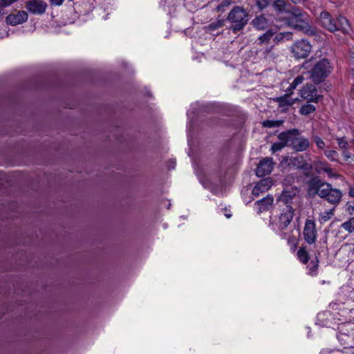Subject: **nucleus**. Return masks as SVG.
<instances>
[{"mask_svg": "<svg viewBox=\"0 0 354 354\" xmlns=\"http://www.w3.org/2000/svg\"><path fill=\"white\" fill-rule=\"evenodd\" d=\"M308 193L310 195L317 194L320 198L326 199L333 205H337L342 197V192L319 178H313L308 183Z\"/></svg>", "mask_w": 354, "mask_h": 354, "instance_id": "obj_1", "label": "nucleus"}, {"mask_svg": "<svg viewBox=\"0 0 354 354\" xmlns=\"http://www.w3.org/2000/svg\"><path fill=\"white\" fill-rule=\"evenodd\" d=\"M274 32L272 30H268L266 32L259 37L258 41L259 44L263 46V44H267L270 39L273 37Z\"/></svg>", "mask_w": 354, "mask_h": 354, "instance_id": "obj_22", "label": "nucleus"}, {"mask_svg": "<svg viewBox=\"0 0 354 354\" xmlns=\"http://www.w3.org/2000/svg\"><path fill=\"white\" fill-rule=\"evenodd\" d=\"M225 21L224 19H218L216 21L212 22L208 26V29L209 30H216L224 26Z\"/></svg>", "mask_w": 354, "mask_h": 354, "instance_id": "obj_30", "label": "nucleus"}, {"mask_svg": "<svg viewBox=\"0 0 354 354\" xmlns=\"http://www.w3.org/2000/svg\"><path fill=\"white\" fill-rule=\"evenodd\" d=\"M274 162L272 158H265L262 159L256 169V174L259 177H263L269 174L273 169Z\"/></svg>", "mask_w": 354, "mask_h": 354, "instance_id": "obj_10", "label": "nucleus"}, {"mask_svg": "<svg viewBox=\"0 0 354 354\" xmlns=\"http://www.w3.org/2000/svg\"><path fill=\"white\" fill-rule=\"evenodd\" d=\"M274 201L272 196L268 195L266 197L255 202L254 205L258 214L267 211L271 207Z\"/></svg>", "mask_w": 354, "mask_h": 354, "instance_id": "obj_17", "label": "nucleus"}, {"mask_svg": "<svg viewBox=\"0 0 354 354\" xmlns=\"http://www.w3.org/2000/svg\"><path fill=\"white\" fill-rule=\"evenodd\" d=\"M351 253L352 255H354V245H353V248L351 250Z\"/></svg>", "mask_w": 354, "mask_h": 354, "instance_id": "obj_44", "label": "nucleus"}, {"mask_svg": "<svg viewBox=\"0 0 354 354\" xmlns=\"http://www.w3.org/2000/svg\"><path fill=\"white\" fill-rule=\"evenodd\" d=\"M332 66L327 59H322L317 62L310 71V78L315 84H319L330 75Z\"/></svg>", "mask_w": 354, "mask_h": 354, "instance_id": "obj_6", "label": "nucleus"}, {"mask_svg": "<svg viewBox=\"0 0 354 354\" xmlns=\"http://www.w3.org/2000/svg\"><path fill=\"white\" fill-rule=\"evenodd\" d=\"M28 19V14L25 11H19L16 14H11L7 16L6 22L12 26L22 24Z\"/></svg>", "mask_w": 354, "mask_h": 354, "instance_id": "obj_15", "label": "nucleus"}, {"mask_svg": "<svg viewBox=\"0 0 354 354\" xmlns=\"http://www.w3.org/2000/svg\"><path fill=\"white\" fill-rule=\"evenodd\" d=\"M305 80L304 75L302 74L295 78L292 82L290 84L288 91H291L297 88V86L304 82Z\"/></svg>", "mask_w": 354, "mask_h": 354, "instance_id": "obj_25", "label": "nucleus"}, {"mask_svg": "<svg viewBox=\"0 0 354 354\" xmlns=\"http://www.w3.org/2000/svg\"><path fill=\"white\" fill-rule=\"evenodd\" d=\"M46 7V3L42 0H29L26 2V8L32 14H43L45 12Z\"/></svg>", "mask_w": 354, "mask_h": 354, "instance_id": "obj_12", "label": "nucleus"}, {"mask_svg": "<svg viewBox=\"0 0 354 354\" xmlns=\"http://www.w3.org/2000/svg\"><path fill=\"white\" fill-rule=\"evenodd\" d=\"M292 33L290 32H281L277 34L274 37V41L275 43L281 42L284 40L289 41L292 39Z\"/></svg>", "mask_w": 354, "mask_h": 354, "instance_id": "obj_20", "label": "nucleus"}, {"mask_svg": "<svg viewBox=\"0 0 354 354\" xmlns=\"http://www.w3.org/2000/svg\"><path fill=\"white\" fill-rule=\"evenodd\" d=\"M297 258L300 262L306 264L309 261V254L304 248H300L297 252Z\"/></svg>", "mask_w": 354, "mask_h": 354, "instance_id": "obj_23", "label": "nucleus"}, {"mask_svg": "<svg viewBox=\"0 0 354 354\" xmlns=\"http://www.w3.org/2000/svg\"><path fill=\"white\" fill-rule=\"evenodd\" d=\"M298 160H299V159L297 158H290V162L288 163V165L292 164V165H295L296 162Z\"/></svg>", "mask_w": 354, "mask_h": 354, "instance_id": "obj_40", "label": "nucleus"}, {"mask_svg": "<svg viewBox=\"0 0 354 354\" xmlns=\"http://www.w3.org/2000/svg\"><path fill=\"white\" fill-rule=\"evenodd\" d=\"M64 0H50V3L51 6H60L64 3Z\"/></svg>", "mask_w": 354, "mask_h": 354, "instance_id": "obj_37", "label": "nucleus"}, {"mask_svg": "<svg viewBox=\"0 0 354 354\" xmlns=\"http://www.w3.org/2000/svg\"><path fill=\"white\" fill-rule=\"evenodd\" d=\"M272 48V46H271L270 48H266L263 52V54L266 56H268L269 55V53H270Z\"/></svg>", "mask_w": 354, "mask_h": 354, "instance_id": "obj_41", "label": "nucleus"}, {"mask_svg": "<svg viewBox=\"0 0 354 354\" xmlns=\"http://www.w3.org/2000/svg\"><path fill=\"white\" fill-rule=\"evenodd\" d=\"M303 235L304 240L308 244L311 245L315 243L317 237V232L316 230L315 223L310 219L306 221Z\"/></svg>", "mask_w": 354, "mask_h": 354, "instance_id": "obj_9", "label": "nucleus"}, {"mask_svg": "<svg viewBox=\"0 0 354 354\" xmlns=\"http://www.w3.org/2000/svg\"><path fill=\"white\" fill-rule=\"evenodd\" d=\"M223 212H224V214L225 216L227 218H230L231 216H232V214H230L229 212V211L226 209V208H224L222 209Z\"/></svg>", "mask_w": 354, "mask_h": 354, "instance_id": "obj_38", "label": "nucleus"}, {"mask_svg": "<svg viewBox=\"0 0 354 354\" xmlns=\"http://www.w3.org/2000/svg\"><path fill=\"white\" fill-rule=\"evenodd\" d=\"M290 17L288 19V25L294 29L306 35H314L315 32L310 26L309 17L306 12L298 8H293L290 12Z\"/></svg>", "mask_w": 354, "mask_h": 354, "instance_id": "obj_2", "label": "nucleus"}, {"mask_svg": "<svg viewBox=\"0 0 354 354\" xmlns=\"http://www.w3.org/2000/svg\"><path fill=\"white\" fill-rule=\"evenodd\" d=\"M339 148L346 150L348 147V142L344 137L338 138L337 139Z\"/></svg>", "mask_w": 354, "mask_h": 354, "instance_id": "obj_35", "label": "nucleus"}, {"mask_svg": "<svg viewBox=\"0 0 354 354\" xmlns=\"http://www.w3.org/2000/svg\"><path fill=\"white\" fill-rule=\"evenodd\" d=\"M300 96L308 102H317L319 97L317 93V88L311 84H306V85L300 90Z\"/></svg>", "mask_w": 354, "mask_h": 354, "instance_id": "obj_11", "label": "nucleus"}, {"mask_svg": "<svg viewBox=\"0 0 354 354\" xmlns=\"http://www.w3.org/2000/svg\"><path fill=\"white\" fill-rule=\"evenodd\" d=\"M292 198V195L290 192L284 191L278 199L279 203H283L285 205L279 216V225L281 229L286 228L292 220L294 210L290 205H288Z\"/></svg>", "mask_w": 354, "mask_h": 354, "instance_id": "obj_5", "label": "nucleus"}, {"mask_svg": "<svg viewBox=\"0 0 354 354\" xmlns=\"http://www.w3.org/2000/svg\"><path fill=\"white\" fill-rule=\"evenodd\" d=\"M319 267V260L317 258H315V260H312L310 261V266H309V271L308 274L311 276H316L317 274V270Z\"/></svg>", "mask_w": 354, "mask_h": 354, "instance_id": "obj_27", "label": "nucleus"}, {"mask_svg": "<svg viewBox=\"0 0 354 354\" xmlns=\"http://www.w3.org/2000/svg\"><path fill=\"white\" fill-rule=\"evenodd\" d=\"M279 142L274 143L271 147V151L275 153L281 151L283 148L286 146H289L288 131H284L279 133L277 136Z\"/></svg>", "mask_w": 354, "mask_h": 354, "instance_id": "obj_16", "label": "nucleus"}, {"mask_svg": "<svg viewBox=\"0 0 354 354\" xmlns=\"http://www.w3.org/2000/svg\"><path fill=\"white\" fill-rule=\"evenodd\" d=\"M348 194L350 196L354 198V187H350Z\"/></svg>", "mask_w": 354, "mask_h": 354, "instance_id": "obj_42", "label": "nucleus"}, {"mask_svg": "<svg viewBox=\"0 0 354 354\" xmlns=\"http://www.w3.org/2000/svg\"><path fill=\"white\" fill-rule=\"evenodd\" d=\"M290 93H287L283 96L274 98L273 100L278 103L281 112H286L288 109L295 104V100L290 97Z\"/></svg>", "mask_w": 354, "mask_h": 354, "instance_id": "obj_14", "label": "nucleus"}, {"mask_svg": "<svg viewBox=\"0 0 354 354\" xmlns=\"http://www.w3.org/2000/svg\"><path fill=\"white\" fill-rule=\"evenodd\" d=\"M341 227L350 233L354 232V217L350 218L348 221L343 223Z\"/></svg>", "mask_w": 354, "mask_h": 354, "instance_id": "obj_29", "label": "nucleus"}, {"mask_svg": "<svg viewBox=\"0 0 354 354\" xmlns=\"http://www.w3.org/2000/svg\"><path fill=\"white\" fill-rule=\"evenodd\" d=\"M274 8L277 11H283L286 8V3L283 0H277L273 3Z\"/></svg>", "mask_w": 354, "mask_h": 354, "instance_id": "obj_34", "label": "nucleus"}, {"mask_svg": "<svg viewBox=\"0 0 354 354\" xmlns=\"http://www.w3.org/2000/svg\"><path fill=\"white\" fill-rule=\"evenodd\" d=\"M343 155H344V157L345 160H348L351 157L349 152L348 151H346V150L344 151Z\"/></svg>", "mask_w": 354, "mask_h": 354, "instance_id": "obj_39", "label": "nucleus"}, {"mask_svg": "<svg viewBox=\"0 0 354 354\" xmlns=\"http://www.w3.org/2000/svg\"><path fill=\"white\" fill-rule=\"evenodd\" d=\"M324 155L331 161H336L338 157V153L335 150H325Z\"/></svg>", "mask_w": 354, "mask_h": 354, "instance_id": "obj_32", "label": "nucleus"}, {"mask_svg": "<svg viewBox=\"0 0 354 354\" xmlns=\"http://www.w3.org/2000/svg\"><path fill=\"white\" fill-rule=\"evenodd\" d=\"M288 242L292 246V249L295 250L297 244L296 238L294 236L289 237Z\"/></svg>", "mask_w": 354, "mask_h": 354, "instance_id": "obj_36", "label": "nucleus"}, {"mask_svg": "<svg viewBox=\"0 0 354 354\" xmlns=\"http://www.w3.org/2000/svg\"><path fill=\"white\" fill-rule=\"evenodd\" d=\"M288 131L289 147L296 152H302L307 150L310 147L308 139L300 136V131L297 129H292Z\"/></svg>", "mask_w": 354, "mask_h": 354, "instance_id": "obj_7", "label": "nucleus"}, {"mask_svg": "<svg viewBox=\"0 0 354 354\" xmlns=\"http://www.w3.org/2000/svg\"><path fill=\"white\" fill-rule=\"evenodd\" d=\"M252 1L260 10H263L270 3V0H252Z\"/></svg>", "mask_w": 354, "mask_h": 354, "instance_id": "obj_31", "label": "nucleus"}, {"mask_svg": "<svg viewBox=\"0 0 354 354\" xmlns=\"http://www.w3.org/2000/svg\"><path fill=\"white\" fill-rule=\"evenodd\" d=\"M311 49L310 44L305 39L298 40L291 46V52L293 56L298 59L307 57Z\"/></svg>", "mask_w": 354, "mask_h": 354, "instance_id": "obj_8", "label": "nucleus"}, {"mask_svg": "<svg viewBox=\"0 0 354 354\" xmlns=\"http://www.w3.org/2000/svg\"><path fill=\"white\" fill-rule=\"evenodd\" d=\"M320 23L322 26L330 32L341 30L343 33L347 34L350 30V25L346 18L339 16L336 19L326 11L320 13Z\"/></svg>", "mask_w": 354, "mask_h": 354, "instance_id": "obj_3", "label": "nucleus"}, {"mask_svg": "<svg viewBox=\"0 0 354 354\" xmlns=\"http://www.w3.org/2000/svg\"><path fill=\"white\" fill-rule=\"evenodd\" d=\"M315 171L318 174L326 173L329 177L333 176L332 169L329 165L326 162L317 161L314 164Z\"/></svg>", "mask_w": 354, "mask_h": 354, "instance_id": "obj_19", "label": "nucleus"}, {"mask_svg": "<svg viewBox=\"0 0 354 354\" xmlns=\"http://www.w3.org/2000/svg\"><path fill=\"white\" fill-rule=\"evenodd\" d=\"M232 3V0H218V4L216 7L217 12H223L228 8Z\"/></svg>", "mask_w": 354, "mask_h": 354, "instance_id": "obj_24", "label": "nucleus"}, {"mask_svg": "<svg viewBox=\"0 0 354 354\" xmlns=\"http://www.w3.org/2000/svg\"><path fill=\"white\" fill-rule=\"evenodd\" d=\"M335 208H332L328 211L321 212L319 215V221L321 223H324L329 221L334 216Z\"/></svg>", "mask_w": 354, "mask_h": 354, "instance_id": "obj_21", "label": "nucleus"}, {"mask_svg": "<svg viewBox=\"0 0 354 354\" xmlns=\"http://www.w3.org/2000/svg\"><path fill=\"white\" fill-rule=\"evenodd\" d=\"M290 1H291L292 3H298L300 1V0H290Z\"/></svg>", "mask_w": 354, "mask_h": 354, "instance_id": "obj_43", "label": "nucleus"}, {"mask_svg": "<svg viewBox=\"0 0 354 354\" xmlns=\"http://www.w3.org/2000/svg\"><path fill=\"white\" fill-rule=\"evenodd\" d=\"M315 106L311 104L303 105L300 109V113L304 115H308L315 111Z\"/></svg>", "mask_w": 354, "mask_h": 354, "instance_id": "obj_26", "label": "nucleus"}, {"mask_svg": "<svg viewBox=\"0 0 354 354\" xmlns=\"http://www.w3.org/2000/svg\"><path fill=\"white\" fill-rule=\"evenodd\" d=\"M272 185V180L270 178L261 180L253 188L252 194L258 197L261 194L267 192Z\"/></svg>", "mask_w": 354, "mask_h": 354, "instance_id": "obj_13", "label": "nucleus"}, {"mask_svg": "<svg viewBox=\"0 0 354 354\" xmlns=\"http://www.w3.org/2000/svg\"><path fill=\"white\" fill-rule=\"evenodd\" d=\"M251 24L258 30H264L269 26L268 20L263 15L256 17L252 21Z\"/></svg>", "mask_w": 354, "mask_h": 354, "instance_id": "obj_18", "label": "nucleus"}, {"mask_svg": "<svg viewBox=\"0 0 354 354\" xmlns=\"http://www.w3.org/2000/svg\"><path fill=\"white\" fill-rule=\"evenodd\" d=\"M283 120H265L263 122L262 125L266 128H273L281 126L283 124Z\"/></svg>", "mask_w": 354, "mask_h": 354, "instance_id": "obj_28", "label": "nucleus"}, {"mask_svg": "<svg viewBox=\"0 0 354 354\" xmlns=\"http://www.w3.org/2000/svg\"><path fill=\"white\" fill-rule=\"evenodd\" d=\"M313 140L319 149H324L326 144L325 142L318 136H313Z\"/></svg>", "mask_w": 354, "mask_h": 354, "instance_id": "obj_33", "label": "nucleus"}, {"mask_svg": "<svg viewBox=\"0 0 354 354\" xmlns=\"http://www.w3.org/2000/svg\"><path fill=\"white\" fill-rule=\"evenodd\" d=\"M227 20L232 24L230 29L235 33L243 30L247 25L249 21L248 13L242 6H234L228 13Z\"/></svg>", "mask_w": 354, "mask_h": 354, "instance_id": "obj_4", "label": "nucleus"}]
</instances>
